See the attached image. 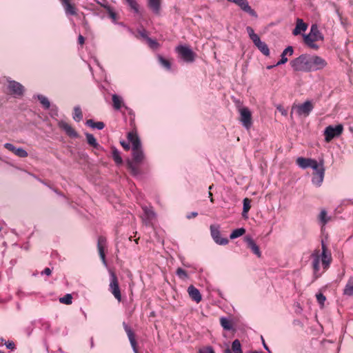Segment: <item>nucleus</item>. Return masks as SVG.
<instances>
[{"label":"nucleus","instance_id":"1","mask_svg":"<svg viewBox=\"0 0 353 353\" xmlns=\"http://www.w3.org/2000/svg\"><path fill=\"white\" fill-rule=\"evenodd\" d=\"M127 138L131 143L132 150V159L127 161V167L132 176H139L141 174L139 166L145 163L147 159L146 154L136 130L129 132Z\"/></svg>","mask_w":353,"mask_h":353},{"label":"nucleus","instance_id":"2","mask_svg":"<svg viewBox=\"0 0 353 353\" xmlns=\"http://www.w3.org/2000/svg\"><path fill=\"white\" fill-rule=\"evenodd\" d=\"M290 64L296 72H311L323 70L327 63L321 57L305 53L292 59Z\"/></svg>","mask_w":353,"mask_h":353},{"label":"nucleus","instance_id":"3","mask_svg":"<svg viewBox=\"0 0 353 353\" xmlns=\"http://www.w3.org/2000/svg\"><path fill=\"white\" fill-rule=\"evenodd\" d=\"M303 37L305 44L314 50H318L319 48V46L315 43V41L324 40V37L320 32L316 24H312L310 32L307 34H303Z\"/></svg>","mask_w":353,"mask_h":353},{"label":"nucleus","instance_id":"4","mask_svg":"<svg viewBox=\"0 0 353 353\" xmlns=\"http://www.w3.org/2000/svg\"><path fill=\"white\" fill-rule=\"evenodd\" d=\"M236 103L240 114L239 121L246 130H250L252 125V113L250 110L247 107L241 106L240 101H236Z\"/></svg>","mask_w":353,"mask_h":353},{"label":"nucleus","instance_id":"5","mask_svg":"<svg viewBox=\"0 0 353 353\" xmlns=\"http://www.w3.org/2000/svg\"><path fill=\"white\" fill-rule=\"evenodd\" d=\"M176 52L187 63H192L195 60V53L188 46L179 45L175 48Z\"/></svg>","mask_w":353,"mask_h":353},{"label":"nucleus","instance_id":"6","mask_svg":"<svg viewBox=\"0 0 353 353\" xmlns=\"http://www.w3.org/2000/svg\"><path fill=\"white\" fill-rule=\"evenodd\" d=\"M7 88L12 95L16 98L23 96L25 88L21 83L14 80H12L10 78L7 79Z\"/></svg>","mask_w":353,"mask_h":353},{"label":"nucleus","instance_id":"7","mask_svg":"<svg viewBox=\"0 0 353 353\" xmlns=\"http://www.w3.org/2000/svg\"><path fill=\"white\" fill-rule=\"evenodd\" d=\"M142 210L143 212L141 216L143 222L147 226H152L153 221L157 217V214L154 211L153 208L150 205H143L142 206Z\"/></svg>","mask_w":353,"mask_h":353},{"label":"nucleus","instance_id":"8","mask_svg":"<svg viewBox=\"0 0 353 353\" xmlns=\"http://www.w3.org/2000/svg\"><path fill=\"white\" fill-rule=\"evenodd\" d=\"M343 130V127L341 124L326 127L324 131L325 141L327 142L330 141L334 137L339 136L342 133Z\"/></svg>","mask_w":353,"mask_h":353},{"label":"nucleus","instance_id":"9","mask_svg":"<svg viewBox=\"0 0 353 353\" xmlns=\"http://www.w3.org/2000/svg\"><path fill=\"white\" fill-rule=\"evenodd\" d=\"M210 234L214 241L218 245H225L229 242L227 238L221 237L219 225H210Z\"/></svg>","mask_w":353,"mask_h":353},{"label":"nucleus","instance_id":"10","mask_svg":"<svg viewBox=\"0 0 353 353\" xmlns=\"http://www.w3.org/2000/svg\"><path fill=\"white\" fill-rule=\"evenodd\" d=\"M110 290L114 296L120 301L121 299V292L119 286L117 277L114 272L110 273Z\"/></svg>","mask_w":353,"mask_h":353},{"label":"nucleus","instance_id":"11","mask_svg":"<svg viewBox=\"0 0 353 353\" xmlns=\"http://www.w3.org/2000/svg\"><path fill=\"white\" fill-rule=\"evenodd\" d=\"M325 168H320L319 170H316V172H312L311 182L314 186L319 188L322 185L325 176Z\"/></svg>","mask_w":353,"mask_h":353},{"label":"nucleus","instance_id":"12","mask_svg":"<svg viewBox=\"0 0 353 353\" xmlns=\"http://www.w3.org/2000/svg\"><path fill=\"white\" fill-rule=\"evenodd\" d=\"M296 112L299 116L307 117L312 111L314 106L310 101H306L304 103L296 105Z\"/></svg>","mask_w":353,"mask_h":353},{"label":"nucleus","instance_id":"13","mask_svg":"<svg viewBox=\"0 0 353 353\" xmlns=\"http://www.w3.org/2000/svg\"><path fill=\"white\" fill-rule=\"evenodd\" d=\"M332 216L328 214L326 209L323 208L321 210L319 214L317 216V221L319 225L321 226V230H323L325 225L332 220Z\"/></svg>","mask_w":353,"mask_h":353},{"label":"nucleus","instance_id":"14","mask_svg":"<svg viewBox=\"0 0 353 353\" xmlns=\"http://www.w3.org/2000/svg\"><path fill=\"white\" fill-rule=\"evenodd\" d=\"M123 328L128 335V337L130 341V345L132 347L133 352L134 353H139L138 350L137 348V342L135 340L134 332L125 322L123 323Z\"/></svg>","mask_w":353,"mask_h":353},{"label":"nucleus","instance_id":"15","mask_svg":"<svg viewBox=\"0 0 353 353\" xmlns=\"http://www.w3.org/2000/svg\"><path fill=\"white\" fill-rule=\"evenodd\" d=\"M322 253L320 255L321 262L325 269H326L331 262V254L327 251L326 245L323 241H321Z\"/></svg>","mask_w":353,"mask_h":353},{"label":"nucleus","instance_id":"16","mask_svg":"<svg viewBox=\"0 0 353 353\" xmlns=\"http://www.w3.org/2000/svg\"><path fill=\"white\" fill-rule=\"evenodd\" d=\"M58 125L65 132L68 137L71 138H77L79 137V134L67 122L64 121H60L58 123Z\"/></svg>","mask_w":353,"mask_h":353},{"label":"nucleus","instance_id":"17","mask_svg":"<svg viewBox=\"0 0 353 353\" xmlns=\"http://www.w3.org/2000/svg\"><path fill=\"white\" fill-rule=\"evenodd\" d=\"M235 4L250 16L257 17L256 12L250 7L247 0H237Z\"/></svg>","mask_w":353,"mask_h":353},{"label":"nucleus","instance_id":"18","mask_svg":"<svg viewBox=\"0 0 353 353\" xmlns=\"http://www.w3.org/2000/svg\"><path fill=\"white\" fill-rule=\"evenodd\" d=\"M105 242H106V240L104 237H103V236L99 237L98 242H97V248H98L99 254V256L102 261L103 264L105 267H107L108 264H107V262L105 260V251H104Z\"/></svg>","mask_w":353,"mask_h":353},{"label":"nucleus","instance_id":"19","mask_svg":"<svg viewBox=\"0 0 353 353\" xmlns=\"http://www.w3.org/2000/svg\"><path fill=\"white\" fill-rule=\"evenodd\" d=\"M245 241L247 243L248 247L252 250V252L256 254L258 257L261 256V252L259 247L256 245L253 239L250 236L245 237Z\"/></svg>","mask_w":353,"mask_h":353},{"label":"nucleus","instance_id":"20","mask_svg":"<svg viewBox=\"0 0 353 353\" xmlns=\"http://www.w3.org/2000/svg\"><path fill=\"white\" fill-rule=\"evenodd\" d=\"M188 292L190 297L196 303H199L202 299V296L199 290L196 288L194 285H190L188 288Z\"/></svg>","mask_w":353,"mask_h":353},{"label":"nucleus","instance_id":"21","mask_svg":"<svg viewBox=\"0 0 353 353\" xmlns=\"http://www.w3.org/2000/svg\"><path fill=\"white\" fill-rule=\"evenodd\" d=\"M112 106L115 110H120L122 107L128 109V107L125 105L123 99L122 97L114 94L112 95Z\"/></svg>","mask_w":353,"mask_h":353},{"label":"nucleus","instance_id":"22","mask_svg":"<svg viewBox=\"0 0 353 353\" xmlns=\"http://www.w3.org/2000/svg\"><path fill=\"white\" fill-rule=\"evenodd\" d=\"M148 8L152 10V12L156 14L159 15L161 11V0H146Z\"/></svg>","mask_w":353,"mask_h":353},{"label":"nucleus","instance_id":"23","mask_svg":"<svg viewBox=\"0 0 353 353\" xmlns=\"http://www.w3.org/2000/svg\"><path fill=\"white\" fill-rule=\"evenodd\" d=\"M253 43L262 54L265 56L270 55V50L268 45L265 42L262 41L260 37L254 40Z\"/></svg>","mask_w":353,"mask_h":353},{"label":"nucleus","instance_id":"24","mask_svg":"<svg viewBox=\"0 0 353 353\" xmlns=\"http://www.w3.org/2000/svg\"><path fill=\"white\" fill-rule=\"evenodd\" d=\"M64 8L66 15L74 16L77 14V10L74 5L71 4L69 0H61Z\"/></svg>","mask_w":353,"mask_h":353},{"label":"nucleus","instance_id":"25","mask_svg":"<svg viewBox=\"0 0 353 353\" xmlns=\"http://www.w3.org/2000/svg\"><path fill=\"white\" fill-rule=\"evenodd\" d=\"M294 52V49L292 46H288L281 53V59L276 63V65H280L285 63L288 61V58L286 57L287 54L290 56L292 55Z\"/></svg>","mask_w":353,"mask_h":353},{"label":"nucleus","instance_id":"26","mask_svg":"<svg viewBox=\"0 0 353 353\" xmlns=\"http://www.w3.org/2000/svg\"><path fill=\"white\" fill-rule=\"evenodd\" d=\"M232 352L234 353H243L241 344L239 339H235L232 343V349L228 347L223 350V353H232Z\"/></svg>","mask_w":353,"mask_h":353},{"label":"nucleus","instance_id":"27","mask_svg":"<svg viewBox=\"0 0 353 353\" xmlns=\"http://www.w3.org/2000/svg\"><path fill=\"white\" fill-rule=\"evenodd\" d=\"M307 28V25L305 23L303 19L297 18L296 19V24L295 28L293 30V34L298 35L301 33V31L305 32Z\"/></svg>","mask_w":353,"mask_h":353},{"label":"nucleus","instance_id":"28","mask_svg":"<svg viewBox=\"0 0 353 353\" xmlns=\"http://www.w3.org/2000/svg\"><path fill=\"white\" fill-rule=\"evenodd\" d=\"M312 259V268L314 270V273L316 274L320 269V254L319 251H315L311 255Z\"/></svg>","mask_w":353,"mask_h":353},{"label":"nucleus","instance_id":"29","mask_svg":"<svg viewBox=\"0 0 353 353\" xmlns=\"http://www.w3.org/2000/svg\"><path fill=\"white\" fill-rule=\"evenodd\" d=\"M313 160V159L310 158L298 157L296 159V163L301 168L306 169L310 168Z\"/></svg>","mask_w":353,"mask_h":353},{"label":"nucleus","instance_id":"30","mask_svg":"<svg viewBox=\"0 0 353 353\" xmlns=\"http://www.w3.org/2000/svg\"><path fill=\"white\" fill-rule=\"evenodd\" d=\"M34 99H37L40 102L41 105L45 110H49L50 108V102L48 97L43 94H37L34 96Z\"/></svg>","mask_w":353,"mask_h":353},{"label":"nucleus","instance_id":"31","mask_svg":"<svg viewBox=\"0 0 353 353\" xmlns=\"http://www.w3.org/2000/svg\"><path fill=\"white\" fill-rule=\"evenodd\" d=\"M85 137H86L87 143L90 146L93 147L95 149L101 148V145L97 142V139H95V137H94L93 134H92L90 133H88V132H85Z\"/></svg>","mask_w":353,"mask_h":353},{"label":"nucleus","instance_id":"32","mask_svg":"<svg viewBox=\"0 0 353 353\" xmlns=\"http://www.w3.org/2000/svg\"><path fill=\"white\" fill-rule=\"evenodd\" d=\"M220 323L223 330L227 331H230L233 330V326L231 321L225 316H222L220 319Z\"/></svg>","mask_w":353,"mask_h":353},{"label":"nucleus","instance_id":"33","mask_svg":"<svg viewBox=\"0 0 353 353\" xmlns=\"http://www.w3.org/2000/svg\"><path fill=\"white\" fill-rule=\"evenodd\" d=\"M85 125L94 129H97V130H103L105 127V124L102 121H97V122H94L92 119H88L85 122Z\"/></svg>","mask_w":353,"mask_h":353},{"label":"nucleus","instance_id":"34","mask_svg":"<svg viewBox=\"0 0 353 353\" xmlns=\"http://www.w3.org/2000/svg\"><path fill=\"white\" fill-rule=\"evenodd\" d=\"M251 208L250 205V199L248 198H245L243 200V212H242V216L244 219H248V212L250 210Z\"/></svg>","mask_w":353,"mask_h":353},{"label":"nucleus","instance_id":"35","mask_svg":"<svg viewBox=\"0 0 353 353\" xmlns=\"http://www.w3.org/2000/svg\"><path fill=\"white\" fill-rule=\"evenodd\" d=\"M72 118L77 122H79L82 120L83 114L80 106L77 105L74 108Z\"/></svg>","mask_w":353,"mask_h":353},{"label":"nucleus","instance_id":"36","mask_svg":"<svg viewBox=\"0 0 353 353\" xmlns=\"http://www.w3.org/2000/svg\"><path fill=\"white\" fill-rule=\"evenodd\" d=\"M112 159H114V162L119 165V164H121L123 163V160H122V158L121 157V154H120V152L115 148H114L112 149Z\"/></svg>","mask_w":353,"mask_h":353},{"label":"nucleus","instance_id":"37","mask_svg":"<svg viewBox=\"0 0 353 353\" xmlns=\"http://www.w3.org/2000/svg\"><path fill=\"white\" fill-rule=\"evenodd\" d=\"M245 233V228H237V229L234 230L231 232V234L230 235V238L231 239H236V238L243 235Z\"/></svg>","mask_w":353,"mask_h":353},{"label":"nucleus","instance_id":"38","mask_svg":"<svg viewBox=\"0 0 353 353\" xmlns=\"http://www.w3.org/2000/svg\"><path fill=\"white\" fill-rule=\"evenodd\" d=\"M310 168L313 170V172H316V170H319L320 168H325L323 159H320L319 162L314 159Z\"/></svg>","mask_w":353,"mask_h":353},{"label":"nucleus","instance_id":"39","mask_svg":"<svg viewBox=\"0 0 353 353\" xmlns=\"http://www.w3.org/2000/svg\"><path fill=\"white\" fill-rule=\"evenodd\" d=\"M157 58H158V61L159 62V63L163 67L165 68L166 70H170L171 69V63L170 62L165 59V58H163L161 55L159 54L157 56Z\"/></svg>","mask_w":353,"mask_h":353},{"label":"nucleus","instance_id":"40","mask_svg":"<svg viewBox=\"0 0 353 353\" xmlns=\"http://www.w3.org/2000/svg\"><path fill=\"white\" fill-rule=\"evenodd\" d=\"M145 42L148 44V46H149V48L153 50L158 49L159 47V43L154 39H152L150 37L147 38V40L145 41Z\"/></svg>","mask_w":353,"mask_h":353},{"label":"nucleus","instance_id":"41","mask_svg":"<svg viewBox=\"0 0 353 353\" xmlns=\"http://www.w3.org/2000/svg\"><path fill=\"white\" fill-rule=\"evenodd\" d=\"M128 5L130 7V8L136 13H139V6L137 2L135 0H125Z\"/></svg>","mask_w":353,"mask_h":353},{"label":"nucleus","instance_id":"42","mask_svg":"<svg viewBox=\"0 0 353 353\" xmlns=\"http://www.w3.org/2000/svg\"><path fill=\"white\" fill-rule=\"evenodd\" d=\"M59 302L65 305H70L72 303V296L70 294H66L64 296L59 298Z\"/></svg>","mask_w":353,"mask_h":353},{"label":"nucleus","instance_id":"43","mask_svg":"<svg viewBox=\"0 0 353 353\" xmlns=\"http://www.w3.org/2000/svg\"><path fill=\"white\" fill-rule=\"evenodd\" d=\"M246 31L252 42L259 37V35L254 32L253 28L250 26H248L246 28Z\"/></svg>","mask_w":353,"mask_h":353},{"label":"nucleus","instance_id":"44","mask_svg":"<svg viewBox=\"0 0 353 353\" xmlns=\"http://www.w3.org/2000/svg\"><path fill=\"white\" fill-rule=\"evenodd\" d=\"M343 294L346 296H352L353 295V285L348 283L345 286L343 290Z\"/></svg>","mask_w":353,"mask_h":353},{"label":"nucleus","instance_id":"45","mask_svg":"<svg viewBox=\"0 0 353 353\" xmlns=\"http://www.w3.org/2000/svg\"><path fill=\"white\" fill-rule=\"evenodd\" d=\"M14 154L19 157L24 158V157H28V154L27 151L26 150H24L23 148H18L16 149Z\"/></svg>","mask_w":353,"mask_h":353},{"label":"nucleus","instance_id":"46","mask_svg":"<svg viewBox=\"0 0 353 353\" xmlns=\"http://www.w3.org/2000/svg\"><path fill=\"white\" fill-rule=\"evenodd\" d=\"M176 274L181 279H186L188 277L187 272L181 268H177Z\"/></svg>","mask_w":353,"mask_h":353},{"label":"nucleus","instance_id":"47","mask_svg":"<svg viewBox=\"0 0 353 353\" xmlns=\"http://www.w3.org/2000/svg\"><path fill=\"white\" fill-rule=\"evenodd\" d=\"M316 298L317 302L319 303V305L321 307L323 306L325 301L326 300L325 296H324L322 293H318L316 294Z\"/></svg>","mask_w":353,"mask_h":353},{"label":"nucleus","instance_id":"48","mask_svg":"<svg viewBox=\"0 0 353 353\" xmlns=\"http://www.w3.org/2000/svg\"><path fill=\"white\" fill-rule=\"evenodd\" d=\"M50 114L52 117H56L59 115V109L56 105H50Z\"/></svg>","mask_w":353,"mask_h":353},{"label":"nucleus","instance_id":"49","mask_svg":"<svg viewBox=\"0 0 353 353\" xmlns=\"http://www.w3.org/2000/svg\"><path fill=\"white\" fill-rule=\"evenodd\" d=\"M108 15H109L110 18H111L112 19V22L114 23H117V22H116V19H117V14H116V12L112 9H111L110 8H108Z\"/></svg>","mask_w":353,"mask_h":353},{"label":"nucleus","instance_id":"50","mask_svg":"<svg viewBox=\"0 0 353 353\" xmlns=\"http://www.w3.org/2000/svg\"><path fill=\"white\" fill-rule=\"evenodd\" d=\"M3 146H4L5 148H6L9 151H10V152H13L14 154L17 148L13 144L10 143H6L3 145Z\"/></svg>","mask_w":353,"mask_h":353},{"label":"nucleus","instance_id":"51","mask_svg":"<svg viewBox=\"0 0 353 353\" xmlns=\"http://www.w3.org/2000/svg\"><path fill=\"white\" fill-rule=\"evenodd\" d=\"M138 33L140 35V37L143 39H144L145 41L147 40V38H149V37L148 36L146 30L145 29H143V28L138 30Z\"/></svg>","mask_w":353,"mask_h":353},{"label":"nucleus","instance_id":"52","mask_svg":"<svg viewBox=\"0 0 353 353\" xmlns=\"http://www.w3.org/2000/svg\"><path fill=\"white\" fill-rule=\"evenodd\" d=\"M199 353H214V351L212 347L208 346L200 350Z\"/></svg>","mask_w":353,"mask_h":353},{"label":"nucleus","instance_id":"53","mask_svg":"<svg viewBox=\"0 0 353 353\" xmlns=\"http://www.w3.org/2000/svg\"><path fill=\"white\" fill-rule=\"evenodd\" d=\"M6 347L10 350H14L16 349L15 344L12 341H8L5 343Z\"/></svg>","mask_w":353,"mask_h":353},{"label":"nucleus","instance_id":"54","mask_svg":"<svg viewBox=\"0 0 353 353\" xmlns=\"http://www.w3.org/2000/svg\"><path fill=\"white\" fill-rule=\"evenodd\" d=\"M52 274V270L49 268H46L41 272V275L50 276Z\"/></svg>","mask_w":353,"mask_h":353},{"label":"nucleus","instance_id":"55","mask_svg":"<svg viewBox=\"0 0 353 353\" xmlns=\"http://www.w3.org/2000/svg\"><path fill=\"white\" fill-rule=\"evenodd\" d=\"M277 110L281 113L282 115L283 116H286L288 114V111L284 109L283 107H281V105L278 106L277 107Z\"/></svg>","mask_w":353,"mask_h":353},{"label":"nucleus","instance_id":"56","mask_svg":"<svg viewBox=\"0 0 353 353\" xmlns=\"http://www.w3.org/2000/svg\"><path fill=\"white\" fill-rule=\"evenodd\" d=\"M197 215H198V213H197V212H191V213H190V214H188L186 215V218H187V219H192V218H193V217H196Z\"/></svg>","mask_w":353,"mask_h":353},{"label":"nucleus","instance_id":"57","mask_svg":"<svg viewBox=\"0 0 353 353\" xmlns=\"http://www.w3.org/2000/svg\"><path fill=\"white\" fill-rule=\"evenodd\" d=\"M84 41H85L84 37L81 34H79V37H78V42H79V43L80 45H83L84 43Z\"/></svg>","mask_w":353,"mask_h":353},{"label":"nucleus","instance_id":"58","mask_svg":"<svg viewBox=\"0 0 353 353\" xmlns=\"http://www.w3.org/2000/svg\"><path fill=\"white\" fill-rule=\"evenodd\" d=\"M121 145L123 147V148L126 150H128L130 149V145L128 143H126L125 141H121Z\"/></svg>","mask_w":353,"mask_h":353},{"label":"nucleus","instance_id":"59","mask_svg":"<svg viewBox=\"0 0 353 353\" xmlns=\"http://www.w3.org/2000/svg\"><path fill=\"white\" fill-rule=\"evenodd\" d=\"M261 339L263 341V347L265 350H267L268 352H270V350L269 349V347H268V345L265 344V341H264V339L263 338V336H261Z\"/></svg>","mask_w":353,"mask_h":353},{"label":"nucleus","instance_id":"60","mask_svg":"<svg viewBox=\"0 0 353 353\" xmlns=\"http://www.w3.org/2000/svg\"><path fill=\"white\" fill-rule=\"evenodd\" d=\"M57 195L60 196H62V197H65V196L61 193L60 192H59L56 189H54V188H50Z\"/></svg>","mask_w":353,"mask_h":353},{"label":"nucleus","instance_id":"61","mask_svg":"<svg viewBox=\"0 0 353 353\" xmlns=\"http://www.w3.org/2000/svg\"><path fill=\"white\" fill-rule=\"evenodd\" d=\"M208 195H209V197L210 198V201L212 203H213L214 202V199H213V197H212V192L210 191H209Z\"/></svg>","mask_w":353,"mask_h":353},{"label":"nucleus","instance_id":"62","mask_svg":"<svg viewBox=\"0 0 353 353\" xmlns=\"http://www.w3.org/2000/svg\"><path fill=\"white\" fill-rule=\"evenodd\" d=\"M275 66H276V64L274 65H268L267 66V69L270 70V69L273 68Z\"/></svg>","mask_w":353,"mask_h":353},{"label":"nucleus","instance_id":"63","mask_svg":"<svg viewBox=\"0 0 353 353\" xmlns=\"http://www.w3.org/2000/svg\"><path fill=\"white\" fill-rule=\"evenodd\" d=\"M249 353H263L262 351H252Z\"/></svg>","mask_w":353,"mask_h":353},{"label":"nucleus","instance_id":"64","mask_svg":"<svg viewBox=\"0 0 353 353\" xmlns=\"http://www.w3.org/2000/svg\"><path fill=\"white\" fill-rule=\"evenodd\" d=\"M349 201V203H350V204H353V198H352V199H349V201Z\"/></svg>","mask_w":353,"mask_h":353}]
</instances>
